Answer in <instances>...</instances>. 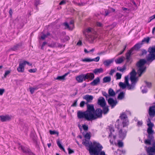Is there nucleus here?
<instances>
[{
  "mask_svg": "<svg viewBox=\"0 0 155 155\" xmlns=\"http://www.w3.org/2000/svg\"><path fill=\"white\" fill-rule=\"evenodd\" d=\"M89 140H83L82 143L85 146L89 147V151L91 155L96 154L98 151L102 149L103 147L100 143L94 142L92 145V142Z\"/></svg>",
  "mask_w": 155,
  "mask_h": 155,
  "instance_id": "f257e3e1",
  "label": "nucleus"
},
{
  "mask_svg": "<svg viewBox=\"0 0 155 155\" xmlns=\"http://www.w3.org/2000/svg\"><path fill=\"white\" fill-rule=\"evenodd\" d=\"M146 62V61L145 59H141L137 63V73L139 77H140L142 74L145 72L146 68L144 66V64Z\"/></svg>",
  "mask_w": 155,
  "mask_h": 155,
  "instance_id": "f03ea898",
  "label": "nucleus"
},
{
  "mask_svg": "<svg viewBox=\"0 0 155 155\" xmlns=\"http://www.w3.org/2000/svg\"><path fill=\"white\" fill-rule=\"evenodd\" d=\"M86 32H83L86 39L90 42H92L97 36L95 34V32L91 28H88L85 30Z\"/></svg>",
  "mask_w": 155,
  "mask_h": 155,
  "instance_id": "7ed1b4c3",
  "label": "nucleus"
},
{
  "mask_svg": "<svg viewBox=\"0 0 155 155\" xmlns=\"http://www.w3.org/2000/svg\"><path fill=\"white\" fill-rule=\"evenodd\" d=\"M94 76L93 73H88L86 74H82L76 77L77 81L79 83L82 82L83 80L89 79L92 80L94 78Z\"/></svg>",
  "mask_w": 155,
  "mask_h": 155,
  "instance_id": "20e7f679",
  "label": "nucleus"
},
{
  "mask_svg": "<svg viewBox=\"0 0 155 155\" xmlns=\"http://www.w3.org/2000/svg\"><path fill=\"white\" fill-rule=\"evenodd\" d=\"M150 54H148L147 59L148 61H152L155 59V46L150 47L148 49Z\"/></svg>",
  "mask_w": 155,
  "mask_h": 155,
  "instance_id": "39448f33",
  "label": "nucleus"
},
{
  "mask_svg": "<svg viewBox=\"0 0 155 155\" xmlns=\"http://www.w3.org/2000/svg\"><path fill=\"white\" fill-rule=\"evenodd\" d=\"M87 109L85 111L89 117H92L93 114H95V109L93 104H87Z\"/></svg>",
  "mask_w": 155,
  "mask_h": 155,
  "instance_id": "423d86ee",
  "label": "nucleus"
},
{
  "mask_svg": "<svg viewBox=\"0 0 155 155\" xmlns=\"http://www.w3.org/2000/svg\"><path fill=\"white\" fill-rule=\"evenodd\" d=\"M147 132L148 134L147 135L148 139L146 140L144 142L145 144L150 145L151 144V141L155 140L153 136V134L154 133V131H148Z\"/></svg>",
  "mask_w": 155,
  "mask_h": 155,
  "instance_id": "0eeeda50",
  "label": "nucleus"
},
{
  "mask_svg": "<svg viewBox=\"0 0 155 155\" xmlns=\"http://www.w3.org/2000/svg\"><path fill=\"white\" fill-rule=\"evenodd\" d=\"M102 110L100 108H97L95 110V114H93V117H91V120L101 118L102 117Z\"/></svg>",
  "mask_w": 155,
  "mask_h": 155,
  "instance_id": "6e6552de",
  "label": "nucleus"
},
{
  "mask_svg": "<svg viewBox=\"0 0 155 155\" xmlns=\"http://www.w3.org/2000/svg\"><path fill=\"white\" fill-rule=\"evenodd\" d=\"M78 117L79 118H84L88 121L91 120V118L86 112H82L78 111L77 112Z\"/></svg>",
  "mask_w": 155,
  "mask_h": 155,
  "instance_id": "1a4fd4ad",
  "label": "nucleus"
},
{
  "mask_svg": "<svg viewBox=\"0 0 155 155\" xmlns=\"http://www.w3.org/2000/svg\"><path fill=\"white\" fill-rule=\"evenodd\" d=\"M128 76H126L125 77V82L127 85V88L128 90H133L134 88L136 83L134 82H131V84H130L128 81Z\"/></svg>",
  "mask_w": 155,
  "mask_h": 155,
  "instance_id": "9d476101",
  "label": "nucleus"
},
{
  "mask_svg": "<svg viewBox=\"0 0 155 155\" xmlns=\"http://www.w3.org/2000/svg\"><path fill=\"white\" fill-rule=\"evenodd\" d=\"M130 80L131 82H134L136 83L137 81V78L136 77L137 72L134 69H133L131 72H130Z\"/></svg>",
  "mask_w": 155,
  "mask_h": 155,
  "instance_id": "9b49d317",
  "label": "nucleus"
},
{
  "mask_svg": "<svg viewBox=\"0 0 155 155\" xmlns=\"http://www.w3.org/2000/svg\"><path fill=\"white\" fill-rule=\"evenodd\" d=\"M152 146L148 147L146 150L147 153H155V140L151 141Z\"/></svg>",
  "mask_w": 155,
  "mask_h": 155,
  "instance_id": "f8f14e48",
  "label": "nucleus"
},
{
  "mask_svg": "<svg viewBox=\"0 0 155 155\" xmlns=\"http://www.w3.org/2000/svg\"><path fill=\"white\" fill-rule=\"evenodd\" d=\"M148 114L151 119L155 116V105H153L149 107Z\"/></svg>",
  "mask_w": 155,
  "mask_h": 155,
  "instance_id": "ddd939ff",
  "label": "nucleus"
},
{
  "mask_svg": "<svg viewBox=\"0 0 155 155\" xmlns=\"http://www.w3.org/2000/svg\"><path fill=\"white\" fill-rule=\"evenodd\" d=\"M97 104L102 107H104L106 105L104 98L103 97H100L98 99Z\"/></svg>",
  "mask_w": 155,
  "mask_h": 155,
  "instance_id": "4468645a",
  "label": "nucleus"
},
{
  "mask_svg": "<svg viewBox=\"0 0 155 155\" xmlns=\"http://www.w3.org/2000/svg\"><path fill=\"white\" fill-rule=\"evenodd\" d=\"M83 98L86 100L87 102L86 103V104H89L88 103H91L92 102L93 97L92 96L86 95L83 97Z\"/></svg>",
  "mask_w": 155,
  "mask_h": 155,
  "instance_id": "2eb2a0df",
  "label": "nucleus"
},
{
  "mask_svg": "<svg viewBox=\"0 0 155 155\" xmlns=\"http://www.w3.org/2000/svg\"><path fill=\"white\" fill-rule=\"evenodd\" d=\"M12 117L8 115L0 116V120L2 122L9 121L11 119Z\"/></svg>",
  "mask_w": 155,
  "mask_h": 155,
  "instance_id": "dca6fc26",
  "label": "nucleus"
},
{
  "mask_svg": "<svg viewBox=\"0 0 155 155\" xmlns=\"http://www.w3.org/2000/svg\"><path fill=\"white\" fill-rule=\"evenodd\" d=\"M108 104L111 106L112 108H113L117 104L116 100H114L112 98H110L108 100Z\"/></svg>",
  "mask_w": 155,
  "mask_h": 155,
  "instance_id": "f3484780",
  "label": "nucleus"
},
{
  "mask_svg": "<svg viewBox=\"0 0 155 155\" xmlns=\"http://www.w3.org/2000/svg\"><path fill=\"white\" fill-rule=\"evenodd\" d=\"M25 65L22 61L19 63V67L18 68L17 70L19 72H23L25 70Z\"/></svg>",
  "mask_w": 155,
  "mask_h": 155,
  "instance_id": "a211bd4d",
  "label": "nucleus"
},
{
  "mask_svg": "<svg viewBox=\"0 0 155 155\" xmlns=\"http://www.w3.org/2000/svg\"><path fill=\"white\" fill-rule=\"evenodd\" d=\"M100 82V79L99 77H97L90 84L92 86L97 85Z\"/></svg>",
  "mask_w": 155,
  "mask_h": 155,
  "instance_id": "6ab92c4d",
  "label": "nucleus"
},
{
  "mask_svg": "<svg viewBox=\"0 0 155 155\" xmlns=\"http://www.w3.org/2000/svg\"><path fill=\"white\" fill-rule=\"evenodd\" d=\"M132 49H131V50H129L127 53L126 54V59L127 60V61H129L130 59V57L131 55H132Z\"/></svg>",
  "mask_w": 155,
  "mask_h": 155,
  "instance_id": "aec40b11",
  "label": "nucleus"
},
{
  "mask_svg": "<svg viewBox=\"0 0 155 155\" xmlns=\"http://www.w3.org/2000/svg\"><path fill=\"white\" fill-rule=\"evenodd\" d=\"M113 61V60L112 59L106 60L104 61L103 64L105 66H109Z\"/></svg>",
  "mask_w": 155,
  "mask_h": 155,
  "instance_id": "412c9836",
  "label": "nucleus"
},
{
  "mask_svg": "<svg viewBox=\"0 0 155 155\" xmlns=\"http://www.w3.org/2000/svg\"><path fill=\"white\" fill-rule=\"evenodd\" d=\"M103 69L102 68H96L93 71V72L95 74L102 73L103 72Z\"/></svg>",
  "mask_w": 155,
  "mask_h": 155,
  "instance_id": "4be33fe9",
  "label": "nucleus"
},
{
  "mask_svg": "<svg viewBox=\"0 0 155 155\" xmlns=\"http://www.w3.org/2000/svg\"><path fill=\"white\" fill-rule=\"evenodd\" d=\"M147 125L148 126V127L147 129V132L148 131H154L152 130V128L154 126V124L152 123H147Z\"/></svg>",
  "mask_w": 155,
  "mask_h": 155,
  "instance_id": "5701e85b",
  "label": "nucleus"
},
{
  "mask_svg": "<svg viewBox=\"0 0 155 155\" xmlns=\"http://www.w3.org/2000/svg\"><path fill=\"white\" fill-rule=\"evenodd\" d=\"M108 94L110 96L114 97L115 95V93L114 91L111 88L109 89L108 90Z\"/></svg>",
  "mask_w": 155,
  "mask_h": 155,
  "instance_id": "b1692460",
  "label": "nucleus"
},
{
  "mask_svg": "<svg viewBox=\"0 0 155 155\" xmlns=\"http://www.w3.org/2000/svg\"><path fill=\"white\" fill-rule=\"evenodd\" d=\"M125 92H122L120 93L119 94L117 98L120 100H122L123 99L125 96Z\"/></svg>",
  "mask_w": 155,
  "mask_h": 155,
  "instance_id": "393cba45",
  "label": "nucleus"
},
{
  "mask_svg": "<svg viewBox=\"0 0 155 155\" xmlns=\"http://www.w3.org/2000/svg\"><path fill=\"white\" fill-rule=\"evenodd\" d=\"M119 85L122 89H124L127 87V85L126 83L125 84L122 82H120L119 84Z\"/></svg>",
  "mask_w": 155,
  "mask_h": 155,
  "instance_id": "a878e982",
  "label": "nucleus"
},
{
  "mask_svg": "<svg viewBox=\"0 0 155 155\" xmlns=\"http://www.w3.org/2000/svg\"><path fill=\"white\" fill-rule=\"evenodd\" d=\"M68 74V73H65L64 75L62 76H58L56 78V79L59 80H64L65 79V77Z\"/></svg>",
  "mask_w": 155,
  "mask_h": 155,
  "instance_id": "bb28decb",
  "label": "nucleus"
},
{
  "mask_svg": "<svg viewBox=\"0 0 155 155\" xmlns=\"http://www.w3.org/2000/svg\"><path fill=\"white\" fill-rule=\"evenodd\" d=\"M124 57H122L120 58L115 60L116 63L117 64H120L122 63L124 61Z\"/></svg>",
  "mask_w": 155,
  "mask_h": 155,
  "instance_id": "cd10ccee",
  "label": "nucleus"
},
{
  "mask_svg": "<svg viewBox=\"0 0 155 155\" xmlns=\"http://www.w3.org/2000/svg\"><path fill=\"white\" fill-rule=\"evenodd\" d=\"M103 80L104 83L109 82L110 81L111 78L110 77H106L103 78Z\"/></svg>",
  "mask_w": 155,
  "mask_h": 155,
  "instance_id": "c85d7f7f",
  "label": "nucleus"
},
{
  "mask_svg": "<svg viewBox=\"0 0 155 155\" xmlns=\"http://www.w3.org/2000/svg\"><path fill=\"white\" fill-rule=\"evenodd\" d=\"M11 71L10 70L6 71L4 75V76L2 77V78L3 79H4V78H6L7 77V76L9 75L11 73Z\"/></svg>",
  "mask_w": 155,
  "mask_h": 155,
  "instance_id": "c756f323",
  "label": "nucleus"
},
{
  "mask_svg": "<svg viewBox=\"0 0 155 155\" xmlns=\"http://www.w3.org/2000/svg\"><path fill=\"white\" fill-rule=\"evenodd\" d=\"M120 118L122 120H124L127 119V117L126 114L124 113H123L120 116Z\"/></svg>",
  "mask_w": 155,
  "mask_h": 155,
  "instance_id": "7c9ffc66",
  "label": "nucleus"
},
{
  "mask_svg": "<svg viewBox=\"0 0 155 155\" xmlns=\"http://www.w3.org/2000/svg\"><path fill=\"white\" fill-rule=\"evenodd\" d=\"M38 89V87H30L29 90L30 91L31 94H33L35 90H37Z\"/></svg>",
  "mask_w": 155,
  "mask_h": 155,
  "instance_id": "2f4dec72",
  "label": "nucleus"
},
{
  "mask_svg": "<svg viewBox=\"0 0 155 155\" xmlns=\"http://www.w3.org/2000/svg\"><path fill=\"white\" fill-rule=\"evenodd\" d=\"M49 133L51 135L56 134L57 135V136L58 137V136L59 132L58 131H56L54 130H49Z\"/></svg>",
  "mask_w": 155,
  "mask_h": 155,
  "instance_id": "473e14b6",
  "label": "nucleus"
},
{
  "mask_svg": "<svg viewBox=\"0 0 155 155\" xmlns=\"http://www.w3.org/2000/svg\"><path fill=\"white\" fill-rule=\"evenodd\" d=\"M102 150H101L98 152L96 154H93L94 155H106L105 152L104 151H100Z\"/></svg>",
  "mask_w": 155,
  "mask_h": 155,
  "instance_id": "72a5a7b5",
  "label": "nucleus"
},
{
  "mask_svg": "<svg viewBox=\"0 0 155 155\" xmlns=\"http://www.w3.org/2000/svg\"><path fill=\"white\" fill-rule=\"evenodd\" d=\"M126 69V67L125 66H124L123 68H121L120 67H118L117 68V70L118 71H120L121 72H123Z\"/></svg>",
  "mask_w": 155,
  "mask_h": 155,
  "instance_id": "f704fd0d",
  "label": "nucleus"
},
{
  "mask_svg": "<svg viewBox=\"0 0 155 155\" xmlns=\"http://www.w3.org/2000/svg\"><path fill=\"white\" fill-rule=\"evenodd\" d=\"M122 124L123 125V127H124L127 126L128 124V121L127 120V119L123 120V121L122 122Z\"/></svg>",
  "mask_w": 155,
  "mask_h": 155,
  "instance_id": "c9c22d12",
  "label": "nucleus"
},
{
  "mask_svg": "<svg viewBox=\"0 0 155 155\" xmlns=\"http://www.w3.org/2000/svg\"><path fill=\"white\" fill-rule=\"evenodd\" d=\"M82 61L85 62H90L92 61V60L90 58H86L82 59Z\"/></svg>",
  "mask_w": 155,
  "mask_h": 155,
  "instance_id": "e433bc0d",
  "label": "nucleus"
},
{
  "mask_svg": "<svg viewBox=\"0 0 155 155\" xmlns=\"http://www.w3.org/2000/svg\"><path fill=\"white\" fill-rule=\"evenodd\" d=\"M19 148H20V149L24 153H26L29 152V150L28 149H26L25 147H23L22 146L20 147Z\"/></svg>",
  "mask_w": 155,
  "mask_h": 155,
  "instance_id": "4c0bfd02",
  "label": "nucleus"
},
{
  "mask_svg": "<svg viewBox=\"0 0 155 155\" xmlns=\"http://www.w3.org/2000/svg\"><path fill=\"white\" fill-rule=\"evenodd\" d=\"M21 46V45H19V44L16 45L14 47H13L12 49L13 50L15 51L18 49Z\"/></svg>",
  "mask_w": 155,
  "mask_h": 155,
  "instance_id": "58836bf2",
  "label": "nucleus"
},
{
  "mask_svg": "<svg viewBox=\"0 0 155 155\" xmlns=\"http://www.w3.org/2000/svg\"><path fill=\"white\" fill-rule=\"evenodd\" d=\"M91 136V133L90 132L87 133L85 135L84 137L85 138L87 139L90 140V139Z\"/></svg>",
  "mask_w": 155,
  "mask_h": 155,
  "instance_id": "ea45409f",
  "label": "nucleus"
},
{
  "mask_svg": "<svg viewBox=\"0 0 155 155\" xmlns=\"http://www.w3.org/2000/svg\"><path fill=\"white\" fill-rule=\"evenodd\" d=\"M103 107V113L104 114H107L109 111V109L107 107Z\"/></svg>",
  "mask_w": 155,
  "mask_h": 155,
  "instance_id": "a19ab883",
  "label": "nucleus"
},
{
  "mask_svg": "<svg viewBox=\"0 0 155 155\" xmlns=\"http://www.w3.org/2000/svg\"><path fill=\"white\" fill-rule=\"evenodd\" d=\"M119 120H117L115 124V127L118 129H119L120 128V126L119 123Z\"/></svg>",
  "mask_w": 155,
  "mask_h": 155,
  "instance_id": "79ce46f5",
  "label": "nucleus"
},
{
  "mask_svg": "<svg viewBox=\"0 0 155 155\" xmlns=\"http://www.w3.org/2000/svg\"><path fill=\"white\" fill-rule=\"evenodd\" d=\"M116 79L118 80L121 78L122 75L121 74L118 72L116 73Z\"/></svg>",
  "mask_w": 155,
  "mask_h": 155,
  "instance_id": "37998d69",
  "label": "nucleus"
},
{
  "mask_svg": "<svg viewBox=\"0 0 155 155\" xmlns=\"http://www.w3.org/2000/svg\"><path fill=\"white\" fill-rule=\"evenodd\" d=\"M50 35V33H48L46 35L43 34L42 36L41 37V38L42 39H45L47 37Z\"/></svg>",
  "mask_w": 155,
  "mask_h": 155,
  "instance_id": "c03bdc74",
  "label": "nucleus"
},
{
  "mask_svg": "<svg viewBox=\"0 0 155 155\" xmlns=\"http://www.w3.org/2000/svg\"><path fill=\"white\" fill-rule=\"evenodd\" d=\"M140 45L139 44H137L133 48H132L131 49H132V51L134 49H138L139 48H140Z\"/></svg>",
  "mask_w": 155,
  "mask_h": 155,
  "instance_id": "a18cd8bd",
  "label": "nucleus"
},
{
  "mask_svg": "<svg viewBox=\"0 0 155 155\" xmlns=\"http://www.w3.org/2000/svg\"><path fill=\"white\" fill-rule=\"evenodd\" d=\"M145 82L148 87H151V82L146 81H145Z\"/></svg>",
  "mask_w": 155,
  "mask_h": 155,
  "instance_id": "49530a36",
  "label": "nucleus"
},
{
  "mask_svg": "<svg viewBox=\"0 0 155 155\" xmlns=\"http://www.w3.org/2000/svg\"><path fill=\"white\" fill-rule=\"evenodd\" d=\"M102 94L103 95L105 96L107 98L109 97V95L105 92H102Z\"/></svg>",
  "mask_w": 155,
  "mask_h": 155,
  "instance_id": "de8ad7c7",
  "label": "nucleus"
},
{
  "mask_svg": "<svg viewBox=\"0 0 155 155\" xmlns=\"http://www.w3.org/2000/svg\"><path fill=\"white\" fill-rule=\"evenodd\" d=\"M24 64L25 65L26 64H27L29 66H31L32 65V64L26 61H22Z\"/></svg>",
  "mask_w": 155,
  "mask_h": 155,
  "instance_id": "09e8293b",
  "label": "nucleus"
},
{
  "mask_svg": "<svg viewBox=\"0 0 155 155\" xmlns=\"http://www.w3.org/2000/svg\"><path fill=\"white\" fill-rule=\"evenodd\" d=\"M85 104L86 103L84 101H82L80 103V106L81 107H83Z\"/></svg>",
  "mask_w": 155,
  "mask_h": 155,
  "instance_id": "8fccbe9b",
  "label": "nucleus"
},
{
  "mask_svg": "<svg viewBox=\"0 0 155 155\" xmlns=\"http://www.w3.org/2000/svg\"><path fill=\"white\" fill-rule=\"evenodd\" d=\"M96 25L98 27H102V24L101 23L99 22H97L96 23Z\"/></svg>",
  "mask_w": 155,
  "mask_h": 155,
  "instance_id": "3c124183",
  "label": "nucleus"
},
{
  "mask_svg": "<svg viewBox=\"0 0 155 155\" xmlns=\"http://www.w3.org/2000/svg\"><path fill=\"white\" fill-rule=\"evenodd\" d=\"M83 129L85 130H87L88 129V127L87 126L84 125L82 126Z\"/></svg>",
  "mask_w": 155,
  "mask_h": 155,
  "instance_id": "603ef678",
  "label": "nucleus"
},
{
  "mask_svg": "<svg viewBox=\"0 0 155 155\" xmlns=\"http://www.w3.org/2000/svg\"><path fill=\"white\" fill-rule=\"evenodd\" d=\"M100 59L99 57H97L96 58L94 59H92V61H95L96 62L98 61Z\"/></svg>",
  "mask_w": 155,
  "mask_h": 155,
  "instance_id": "864d4df0",
  "label": "nucleus"
},
{
  "mask_svg": "<svg viewBox=\"0 0 155 155\" xmlns=\"http://www.w3.org/2000/svg\"><path fill=\"white\" fill-rule=\"evenodd\" d=\"M36 69H30L28 70V71L30 73H35L36 71Z\"/></svg>",
  "mask_w": 155,
  "mask_h": 155,
  "instance_id": "5fc2aeb1",
  "label": "nucleus"
},
{
  "mask_svg": "<svg viewBox=\"0 0 155 155\" xmlns=\"http://www.w3.org/2000/svg\"><path fill=\"white\" fill-rule=\"evenodd\" d=\"M78 101V100L76 99L75 101H74V103L71 106L72 107H76L77 106V102Z\"/></svg>",
  "mask_w": 155,
  "mask_h": 155,
  "instance_id": "6e6d98bb",
  "label": "nucleus"
},
{
  "mask_svg": "<svg viewBox=\"0 0 155 155\" xmlns=\"http://www.w3.org/2000/svg\"><path fill=\"white\" fill-rule=\"evenodd\" d=\"M155 18V14L153 16L150 17L149 18V21L148 22H149L151 21L153 19Z\"/></svg>",
  "mask_w": 155,
  "mask_h": 155,
  "instance_id": "4d7b16f0",
  "label": "nucleus"
},
{
  "mask_svg": "<svg viewBox=\"0 0 155 155\" xmlns=\"http://www.w3.org/2000/svg\"><path fill=\"white\" fill-rule=\"evenodd\" d=\"M5 91V90L4 89H0V95H2Z\"/></svg>",
  "mask_w": 155,
  "mask_h": 155,
  "instance_id": "13d9d810",
  "label": "nucleus"
},
{
  "mask_svg": "<svg viewBox=\"0 0 155 155\" xmlns=\"http://www.w3.org/2000/svg\"><path fill=\"white\" fill-rule=\"evenodd\" d=\"M57 143L58 146L60 148L61 147H62V146L61 145L59 140H57Z\"/></svg>",
  "mask_w": 155,
  "mask_h": 155,
  "instance_id": "bf43d9fd",
  "label": "nucleus"
},
{
  "mask_svg": "<svg viewBox=\"0 0 155 155\" xmlns=\"http://www.w3.org/2000/svg\"><path fill=\"white\" fill-rule=\"evenodd\" d=\"M68 153L69 154H71V153H74V151L73 150H71L69 148H68Z\"/></svg>",
  "mask_w": 155,
  "mask_h": 155,
  "instance_id": "052dcab7",
  "label": "nucleus"
},
{
  "mask_svg": "<svg viewBox=\"0 0 155 155\" xmlns=\"http://www.w3.org/2000/svg\"><path fill=\"white\" fill-rule=\"evenodd\" d=\"M56 44H57V43H51L49 45V46L52 47H56Z\"/></svg>",
  "mask_w": 155,
  "mask_h": 155,
  "instance_id": "680f3d73",
  "label": "nucleus"
},
{
  "mask_svg": "<svg viewBox=\"0 0 155 155\" xmlns=\"http://www.w3.org/2000/svg\"><path fill=\"white\" fill-rule=\"evenodd\" d=\"M66 3V2L64 0H62L59 4V5H64Z\"/></svg>",
  "mask_w": 155,
  "mask_h": 155,
  "instance_id": "e2e57ef3",
  "label": "nucleus"
},
{
  "mask_svg": "<svg viewBox=\"0 0 155 155\" xmlns=\"http://www.w3.org/2000/svg\"><path fill=\"white\" fill-rule=\"evenodd\" d=\"M150 40V38H144V40H143V41H145L147 43H148L149 41Z\"/></svg>",
  "mask_w": 155,
  "mask_h": 155,
  "instance_id": "0e129e2a",
  "label": "nucleus"
},
{
  "mask_svg": "<svg viewBox=\"0 0 155 155\" xmlns=\"http://www.w3.org/2000/svg\"><path fill=\"white\" fill-rule=\"evenodd\" d=\"M64 24L67 28H68L69 29H71L69 25L67 23H65Z\"/></svg>",
  "mask_w": 155,
  "mask_h": 155,
  "instance_id": "69168bd1",
  "label": "nucleus"
},
{
  "mask_svg": "<svg viewBox=\"0 0 155 155\" xmlns=\"http://www.w3.org/2000/svg\"><path fill=\"white\" fill-rule=\"evenodd\" d=\"M118 144V146L120 147H122L123 145V143L121 142H119Z\"/></svg>",
  "mask_w": 155,
  "mask_h": 155,
  "instance_id": "338daca9",
  "label": "nucleus"
},
{
  "mask_svg": "<svg viewBox=\"0 0 155 155\" xmlns=\"http://www.w3.org/2000/svg\"><path fill=\"white\" fill-rule=\"evenodd\" d=\"M56 47L61 48L62 46V45L58 43H57L56 44Z\"/></svg>",
  "mask_w": 155,
  "mask_h": 155,
  "instance_id": "774afa93",
  "label": "nucleus"
}]
</instances>
